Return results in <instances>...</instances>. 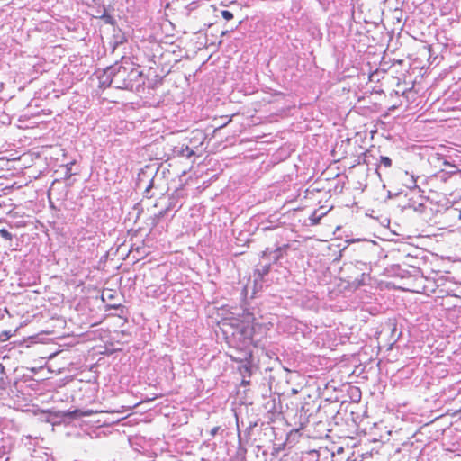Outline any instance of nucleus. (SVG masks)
<instances>
[{
    "label": "nucleus",
    "instance_id": "nucleus-1",
    "mask_svg": "<svg viewBox=\"0 0 461 461\" xmlns=\"http://www.w3.org/2000/svg\"><path fill=\"white\" fill-rule=\"evenodd\" d=\"M223 332L230 338V343L238 349H240L243 357H233L237 361L243 362L251 358L252 354L249 347L254 344V325L249 322L235 320L223 322Z\"/></svg>",
    "mask_w": 461,
    "mask_h": 461
},
{
    "label": "nucleus",
    "instance_id": "nucleus-2",
    "mask_svg": "<svg viewBox=\"0 0 461 461\" xmlns=\"http://www.w3.org/2000/svg\"><path fill=\"white\" fill-rule=\"evenodd\" d=\"M128 67L115 64L107 68L100 77L101 84L117 89H129Z\"/></svg>",
    "mask_w": 461,
    "mask_h": 461
},
{
    "label": "nucleus",
    "instance_id": "nucleus-3",
    "mask_svg": "<svg viewBox=\"0 0 461 461\" xmlns=\"http://www.w3.org/2000/svg\"><path fill=\"white\" fill-rule=\"evenodd\" d=\"M425 203V197L421 195H418L417 197L412 196L408 199L407 207L412 209L416 212L421 213L426 208Z\"/></svg>",
    "mask_w": 461,
    "mask_h": 461
},
{
    "label": "nucleus",
    "instance_id": "nucleus-4",
    "mask_svg": "<svg viewBox=\"0 0 461 461\" xmlns=\"http://www.w3.org/2000/svg\"><path fill=\"white\" fill-rule=\"evenodd\" d=\"M286 247L287 246L278 247L273 251L267 249L263 252V256H268L269 258L272 259L274 262H277L283 257V252L286 249Z\"/></svg>",
    "mask_w": 461,
    "mask_h": 461
},
{
    "label": "nucleus",
    "instance_id": "nucleus-5",
    "mask_svg": "<svg viewBox=\"0 0 461 461\" xmlns=\"http://www.w3.org/2000/svg\"><path fill=\"white\" fill-rule=\"evenodd\" d=\"M141 72L138 68H134L131 67H128V81L131 87L129 89H132L134 87V82L138 81V78L141 77Z\"/></svg>",
    "mask_w": 461,
    "mask_h": 461
},
{
    "label": "nucleus",
    "instance_id": "nucleus-6",
    "mask_svg": "<svg viewBox=\"0 0 461 461\" xmlns=\"http://www.w3.org/2000/svg\"><path fill=\"white\" fill-rule=\"evenodd\" d=\"M239 370H240V373L241 374V375L243 376L242 384L247 383L245 378L246 377H250V375H251V366L249 365V362H245V363H243L239 367Z\"/></svg>",
    "mask_w": 461,
    "mask_h": 461
},
{
    "label": "nucleus",
    "instance_id": "nucleus-7",
    "mask_svg": "<svg viewBox=\"0 0 461 461\" xmlns=\"http://www.w3.org/2000/svg\"><path fill=\"white\" fill-rule=\"evenodd\" d=\"M92 413L91 411H82L80 410H74L72 411H67L65 413V417L70 418V419H76L82 416H89Z\"/></svg>",
    "mask_w": 461,
    "mask_h": 461
},
{
    "label": "nucleus",
    "instance_id": "nucleus-8",
    "mask_svg": "<svg viewBox=\"0 0 461 461\" xmlns=\"http://www.w3.org/2000/svg\"><path fill=\"white\" fill-rule=\"evenodd\" d=\"M404 175H405V176L408 177V179L405 183V185L408 186L409 188L417 187L416 180H415L414 176L412 175L409 176L408 172H405Z\"/></svg>",
    "mask_w": 461,
    "mask_h": 461
},
{
    "label": "nucleus",
    "instance_id": "nucleus-9",
    "mask_svg": "<svg viewBox=\"0 0 461 461\" xmlns=\"http://www.w3.org/2000/svg\"><path fill=\"white\" fill-rule=\"evenodd\" d=\"M380 166H383L386 168L391 167H392V159L389 157L381 156L380 157Z\"/></svg>",
    "mask_w": 461,
    "mask_h": 461
},
{
    "label": "nucleus",
    "instance_id": "nucleus-10",
    "mask_svg": "<svg viewBox=\"0 0 461 461\" xmlns=\"http://www.w3.org/2000/svg\"><path fill=\"white\" fill-rule=\"evenodd\" d=\"M180 154L184 157L191 158L193 155H194V151L188 146H185V148L181 149Z\"/></svg>",
    "mask_w": 461,
    "mask_h": 461
},
{
    "label": "nucleus",
    "instance_id": "nucleus-11",
    "mask_svg": "<svg viewBox=\"0 0 461 461\" xmlns=\"http://www.w3.org/2000/svg\"><path fill=\"white\" fill-rule=\"evenodd\" d=\"M0 236L7 240H11L13 239L12 233L5 229H0Z\"/></svg>",
    "mask_w": 461,
    "mask_h": 461
},
{
    "label": "nucleus",
    "instance_id": "nucleus-12",
    "mask_svg": "<svg viewBox=\"0 0 461 461\" xmlns=\"http://www.w3.org/2000/svg\"><path fill=\"white\" fill-rule=\"evenodd\" d=\"M11 337V332L8 330H4L0 333V341L5 342Z\"/></svg>",
    "mask_w": 461,
    "mask_h": 461
},
{
    "label": "nucleus",
    "instance_id": "nucleus-13",
    "mask_svg": "<svg viewBox=\"0 0 461 461\" xmlns=\"http://www.w3.org/2000/svg\"><path fill=\"white\" fill-rule=\"evenodd\" d=\"M221 16L225 20L229 21V20H231L233 18V14L230 11L223 10V11H221Z\"/></svg>",
    "mask_w": 461,
    "mask_h": 461
},
{
    "label": "nucleus",
    "instance_id": "nucleus-14",
    "mask_svg": "<svg viewBox=\"0 0 461 461\" xmlns=\"http://www.w3.org/2000/svg\"><path fill=\"white\" fill-rule=\"evenodd\" d=\"M219 429H220V428H219V427H214V428H212V429L210 430V435H211L212 437H214V436L218 433Z\"/></svg>",
    "mask_w": 461,
    "mask_h": 461
},
{
    "label": "nucleus",
    "instance_id": "nucleus-15",
    "mask_svg": "<svg viewBox=\"0 0 461 461\" xmlns=\"http://www.w3.org/2000/svg\"><path fill=\"white\" fill-rule=\"evenodd\" d=\"M152 186H153V180H151L149 182V185L145 189V194L147 196H148V194L149 193L150 189L152 188Z\"/></svg>",
    "mask_w": 461,
    "mask_h": 461
},
{
    "label": "nucleus",
    "instance_id": "nucleus-16",
    "mask_svg": "<svg viewBox=\"0 0 461 461\" xmlns=\"http://www.w3.org/2000/svg\"><path fill=\"white\" fill-rule=\"evenodd\" d=\"M268 272V267H263V274H267Z\"/></svg>",
    "mask_w": 461,
    "mask_h": 461
},
{
    "label": "nucleus",
    "instance_id": "nucleus-17",
    "mask_svg": "<svg viewBox=\"0 0 461 461\" xmlns=\"http://www.w3.org/2000/svg\"><path fill=\"white\" fill-rule=\"evenodd\" d=\"M312 221H313L314 223L317 222V221H315L313 218H311Z\"/></svg>",
    "mask_w": 461,
    "mask_h": 461
},
{
    "label": "nucleus",
    "instance_id": "nucleus-18",
    "mask_svg": "<svg viewBox=\"0 0 461 461\" xmlns=\"http://www.w3.org/2000/svg\"><path fill=\"white\" fill-rule=\"evenodd\" d=\"M341 450H343V447H340V449L338 450V453H340Z\"/></svg>",
    "mask_w": 461,
    "mask_h": 461
},
{
    "label": "nucleus",
    "instance_id": "nucleus-19",
    "mask_svg": "<svg viewBox=\"0 0 461 461\" xmlns=\"http://www.w3.org/2000/svg\"><path fill=\"white\" fill-rule=\"evenodd\" d=\"M341 450H343V447H340V449L338 450V453H340Z\"/></svg>",
    "mask_w": 461,
    "mask_h": 461
},
{
    "label": "nucleus",
    "instance_id": "nucleus-20",
    "mask_svg": "<svg viewBox=\"0 0 461 461\" xmlns=\"http://www.w3.org/2000/svg\"><path fill=\"white\" fill-rule=\"evenodd\" d=\"M341 450H343V447H340V449L338 450V453H340Z\"/></svg>",
    "mask_w": 461,
    "mask_h": 461
}]
</instances>
